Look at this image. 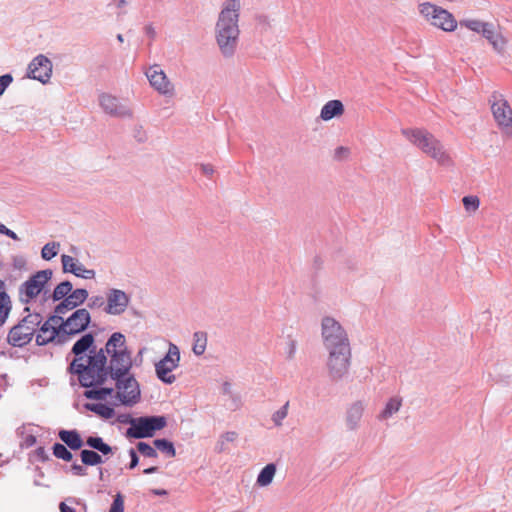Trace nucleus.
I'll return each mask as SVG.
<instances>
[{"mask_svg": "<svg viewBox=\"0 0 512 512\" xmlns=\"http://www.w3.org/2000/svg\"><path fill=\"white\" fill-rule=\"evenodd\" d=\"M326 362L328 376L332 382H338L345 378L351 365V347L327 350Z\"/></svg>", "mask_w": 512, "mask_h": 512, "instance_id": "nucleus-6", "label": "nucleus"}, {"mask_svg": "<svg viewBox=\"0 0 512 512\" xmlns=\"http://www.w3.org/2000/svg\"><path fill=\"white\" fill-rule=\"evenodd\" d=\"M482 36L488 40L496 52L502 53L504 51L506 40L500 33L495 31V26L492 23H487Z\"/></svg>", "mask_w": 512, "mask_h": 512, "instance_id": "nucleus-20", "label": "nucleus"}, {"mask_svg": "<svg viewBox=\"0 0 512 512\" xmlns=\"http://www.w3.org/2000/svg\"><path fill=\"white\" fill-rule=\"evenodd\" d=\"M61 460L66 461V462H70L73 460V454L70 451V449L67 450V453L64 454V456L61 458Z\"/></svg>", "mask_w": 512, "mask_h": 512, "instance_id": "nucleus-61", "label": "nucleus"}, {"mask_svg": "<svg viewBox=\"0 0 512 512\" xmlns=\"http://www.w3.org/2000/svg\"><path fill=\"white\" fill-rule=\"evenodd\" d=\"M65 321L61 315L54 314L48 317V319L45 321L46 323H50L54 326L62 324V322Z\"/></svg>", "mask_w": 512, "mask_h": 512, "instance_id": "nucleus-51", "label": "nucleus"}, {"mask_svg": "<svg viewBox=\"0 0 512 512\" xmlns=\"http://www.w3.org/2000/svg\"><path fill=\"white\" fill-rule=\"evenodd\" d=\"M136 448L140 454L148 458H157L158 453L155 447H152L146 442H138Z\"/></svg>", "mask_w": 512, "mask_h": 512, "instance_id": "nucleus-40", "label": "nucleus"}, {"mask_svg": "<svg viewBox=\"0 0 512 512\" xmlns=\"http://www.w3.org/2000/svg\"><path fill=\"white\" fill-rule=\"evenodd\" d=\"M74 359L67 371L76 375L81 386L107 384L113 381L116 397L122 405L132 407L141 400L140 384L131 372L132 356L125 336L114 332L103 348H97L92 333L82 335L73 345Z\"/></svg>", "mask_w": 512, "mask_h": 512, "instance_id": "nucleus-1", "label": "nucleus"}, {"mask_svg": "<svg viewBox=\"0 0 512 512\" xmlns=\"http://www.w3.org/2000/svg\"><path fill=\"white\" fill-rule=\"evenodd\" d=\"M99 104L105 113L118 118H131L132 110L110 94L102 93L99 96Z\"/></svg>", "mask_w": 512, "mask_h": 512, "instance_id": "nucleus-14", "label": "nucleus"}, {"mask_svg": "<svg viewBox=\"0 0 512 512\" xmlns=\"http://www.w3.org/2000/svg\"><path fill=\"white\" fill-rule=\"evenodd\" d=\"M117 421L121 424H129L130 427L126 431V436L132 438L134 431L133 428L137 423V418L132 417L130 414H120L117 417Z\"/></svg>", "mask_w": 512, "mask_h": 512, "instance_id": "nucleus-38", "label": "nucleus"}, {"mask_svg": "<svg viewBox=\"0 0 512 512\" xmlns=\"http://www.w3.org/2000/svg\"><path fill=\"white\" fill-rule=\"evenodd\" d=\"M487 23L488 22H483V21L475 20V19H467V20L460 21L461 26H465L469 30L480 33V34H482Z\"/></svg>", "mask_w": 512, "mask_h": 512, "instance_id": "nucleus-37", "label": "nucleus"}, {"mask_svg": "<svg viewBox=\"0 0 512 512\" xmlns=\"http://www.w3.org/2000/svg\"><path fill=\"white\" fill-rule=\"evenodd\" d=\"M60 244L57 242H49L45 244L41 250V256L44 260H51L58 254Z\"/></svg>", "mask_w": 512, "mask_h": 512, "instance_id": "nucleus-35", "label": "nucleus"}, {"mask_svg": "<svg viewBox=\"0 0 512 512\" xmlns=\"http://www.w3.org/2000/svg\"><path fill=\"white\" fill-rule=\"evenodd\" d=\"M89 293L84 288H77L69 293L68 298L77 306L82 305L88 298Z\"/></svg>", "mask_w": 512, "mask_h": 512, "instance_id": "nucleus-34", "label": "nucleus"}, {"mask_svg": "<svg viewBox=\"0 0 512 512\" xmlns=\"http://www.w3.org/2000/svg\"><path fill=\"white\" fill-rule=\"evenodd\" d=\"M201 170L204 174H206L208 176L212 175L214 172L213 166L210 164H202Z\"/></svg>", "mask_w": 512, "mask_h": 512, "instance_id": "nucleus-53", "label": "nucleus"}, {"mask_svg": "<svg viewBox=\"0 0 512 512\" xmlns=\"http://www.w3.org/2000/svg\"><path fill=\"white\" fill-rule=\"evenodd\" d=\"M84 408L103 419H111L115 415L114 409L105 403H85Z\"/></svg>", "mask_w": 512, "mask_h": 512, "instance_id": "nucleus-28", "label": "nucleus"}, {"mask_svg": "<svg viewBox=\"0 0 512 512\" xmlns=\"http://www.w3.org/2000/svg\"><path fill=\"white\" fill-rule=\"evenodd\" d=\"M76 307L78 306L75 305L67 296L66 298L60 300V303L55 306L54 312L58 315H63L68 311L75 309Z\"/></svg>", "mask_w": 512, "mask_h": 512, "instance_id": "nucleus-39", "label": "nucleus"}, {"mask_svg": "<svg viewBox=\"0 0 512 512\" xmlns=\"http://www.w3.org/2000/svg\"><path fill=\"white\" fill-rule=\"evenodd\" d=\"M109 512H124V500L121 494H117L112 502Z\"/></svg>", "mask_w": 512, "mask_h": 512, "instance_id": "nucleus-43", "label": "nucleus"}, {"mask_svg": "<svg viewBox=\"0 0 512 512\" xmlns=\"http://www.w3.org/2000/svg\"><path fill=\"white\" fill-rule=\"evenodd\" d=\"M344 111V105L340 100H330L322 107L320 118L324 121H329L334 117L341 116Z\"/></svg>", "mask_w": 512, "mask_h": 512, "instance_id": "nucleus-24", "label": "nucleus"}, {"mask_svg": "<svg viewBox=\"0 0 512 512\" xmlns=\"http://www.w3.org/2000/svg\"><path fill=\"white\" fill-rule=\"evenodd\" d=\"M91 322V316L87 309L80 308L75 310L65 321L61 324L62 334L65 341L77 334L84 332Z\"/></svg>", "mask_w": 512, "mask_h": 512, "instance_id": "nucleus-10", "label": "nucleus"}, {"mask_svg": "<svg viewBox=\"0 0 512 512\" xmlns=\"http://www.w3.org/2000/svg\"><path fill=\"white\" fill-rule=\"evenodd\" d=\"M60 512H76L74 508L68 506L66 503L61 502L59 505Z\"/></svg>", "mask_w": 512, "mask_h": 512, "instance_id": "nucleus-56", "label": "nucleus"}, {"mask_svg": "<svg viewBox=\"0 0 512 512\" xmlns=\"http://www.w3.org/2000/svg\"><path fill=\"white\" fill-rule=\"evenodd\" d=\"M133 137L139 143H143L147 140V134L142 126L137 125L133 129Z\"/></svg>", "mask_w": 512, "mask_h": 512, "instance_id": "nucleus-45", "label": "nucleus"}, {"mask_svg": "<svg viewBox=\"0 0 512 512\" xmlns=\"http://www.w3.org/2000/svg\"><path fill=\"white\" fill-rule=\"evenodd\" d=\"M39 334L36 335V344L38 346L47 345L57 339L58 343H64L65 337L62 334L61 324L54 326L50 323H41L38 327Z\"/></svg>", "mask_w": 512, "mask_h": 512, "instance_id": "nucleus-16", "label": "nucleus"}, {"mask_svg": "<svg viewBox=\"0 0 512 512\" xmlns=\"http://www.w3.org/2000/svg\"><path fill=\"white\" fill-rule=\"evenodd\" d=\"M321 335L326 350L351 347L346 330L333 317L325 316L322 318Z\"/></svg>", "mask_w": 512, "mask_h": 512, "instance_id": "nucleus-4", "label": "nucleus"}, {"mask_svg": "<svg viewBox=\"0 0 512 512\" xmlns=\"http://www.w3.org/2000/svg\"><path fill=\"white\" fill-rule=\"evenodd\" d=\"M25 264V259L23 257H15L14 258V266L16 268H22Z\"/></svg>", "mask_w": 512, "mask_h": 512, "instance_id": "nucleus-59", "label": "nucleus"}, {"mask_svg": "<svg viewBox=\"0 0 512 512\" xmlns=\"http://www.w3.org/2000/svg\"><path fill=\"white\" fill-rule=\"evenodd\" d=\"M23 312L27 313V315L24 316L18 323L23 325L25 329H28V331H31V333L35 335V332L43 321L42 315L38 312H31L29 306H25Z\"/></svg>", "mask_w": 512, "mask_h": 512, "instance_id": "nucleus-25", "label": "nucleus"}, {"mask_svg": "<svg viewBox=\"0 0 512 512\" xmlns=\"http://www.w3.org/2000/svg\"><path fill=\"white\" fill-rule=\"evenodd\" d=\"M130 303V296L117 288L108 289L106 292V305L104 312L108 315L123 314Z\"/></svg>", "mask_w": 512, "mask_h": 512, "instance_id": "nucleus-12", "label": "nucleus"}, {"mask_svg": "<svg viewBox=\"0 0 512 512\" xmlns=\"http://www.w3.org/2000/svg\"><path fill=\"white\" fill-rule=\"evenodd\" d=\"M167 419L162 415L141 416L137 418V423L133 428L132 438L143 439L153 437L156 431L166 427Z\"/></svg>", "mask_w": 512, "mask_h": 512, "instance_id": "nucleus-11", "label": "nucleus"}, {"mask_svg": "<svg viewBox=\"0 0 512 512\" xmlns=\"http://www.w3.org/2000/svg\"><path fill=\"white\" fill-rule=\"evenodd\" d=\"M12 310V300L6 291V284L0 279V327L3 326Z\"/></svg>", "mask_w": 512, "mask_h": 512, "instance_id": "nucleus-23", "label": "nucleus"}, {"mask_svg": "<svg viewBox=\"0 0 512 512\" xmlns=\"http://www.w3.org/2000/svg\"><path fill=\"white\" fill-rule=\"evenodd\" d=\"M146 77L151 86L163 95H172L173 86L169 82L166 74L159 68L158 65L151 66L147 72Z\"/></svg>", "mask_w": 512, "mask_h": 512, "instance_id": "nucleus-15", "label": "nucleus"}, {"mask_svg": "<svg viewBox=\"0 0 512 512\" xmlns=\"http://www.w3.org/2000/svg\"><path fill=\"white\" fill-rule=\"evenodd\" d=\"M208 336L204 331H196L193 334V346L192 351L196 356L204 354L207 347Z\"/></svg>", "mask_w": 512, "mask_h": 512, "instance_id": "nucleus-29", "label": "nucleus"}, {"mask_svg": "<svg viewBox=\"0 0 512 512\" xmlns=\"http://www.w3.org/2000/svg\"><path fill=\"white\" fill-rule=\"evenodd\" d=\"M36 454L38 457H40L42 460H47L48 456L46 455V451L44 447H39L36 450Z\"/></svg>", "mask_w": 512, "mask_h": 512, "instance_id": "nucleus-57", "label": "nucleus"}, {"mask_svg": "<svg viewBox=\"0 0 512 512\" xmlns=\"http://www.w3.org/2000/svg\"><path fill=\"white\" fill-rule=\"evenodd\" d=\"M71 471L77 476H85L87 474L83 464L73 463L71 465Z\"/></svg>", "mask_w": 512, "mask_h": 512, "instance_id": "nucleus-50", "label": "nucleus"}, {"mask_svg": "<svg viewBox=\"0 0 512 512\" xmlns=\"http://www.w3.org/2000/svg\"><path fill=\"white\" fill-rule=\"evenodd\" d=\"M287 345H288L287 352H286L287 359L291 360L294 358L295 353H296V341L289 338Z\"/></svg>", "mask_w": 512, "mask_h": 512, "instance_id": "nucleus-49", "label": "nucleus"}, {"mask_svg": "<svg viewBox=\"0 0 512 512\" xmlns=\"http://www.w3.org/2000/svg\"><path fill=\"white\" fill-rule=\"evenodd\" d=\"M150 492L153 494V495H156V496H166L168 494V491L165 490V489H159V488H154V489H151Z\"/></svg>", "mask_w": 512, "mask_h": 512, "instance_id": "nucleus-55", "label": "nucleus"}, {"mask_svg": "<svg viewBox=\"0 0 512 512\" xmlns=\"http://www.w3.org/2000/svg\"><path fill=\"white\" fill-rule=\"evenodd\" d=\"M466 211H476L479 208L480 201L477 196H465L462 199Z\"/></svg>", "mask_w": 512, "mask_h": 512, "instance_id": "nucleus-42", "label": "nucleus"}, {"mask_svg": "<svg viewBox=\"0 0 512 512\" xmlns=\"http://www.w3.org/2000/svg\"><path fill=\"white\" fill-rule=\"evenodd\" d=\"M6 236L11 238V239H13V240H18L19 239L17 234L14 231L10 230V229H9V232H7Z\"/></svg>", "mask_w": 512, "mask_h": 512, "instance_id": "nucleus-63", "label": "nucleus"}, {"mask_svg": "<svg viewBox=\"0 0 512 512\" xmlns=\"http://www.w3.org/2000/svg\"><path fill=\"white\" fill-rule=\"evenodd\" d=\"M402 134L423 153L442 166H450L452 159L444 145L430 132L424 129H403Z\"/></svg>", "mask_w": 512, "mask_h": 512, "instance_id": "nucleus-3", "label": "nucleus"}, {"mask_svg": "<svg viewBox=\"0 0 512 512\" xmlns=\"http://www.w3.org/2000/svg\"><path fill=\"white\" fill-rule=\"evenodd\" d=\"M349 153V150L343 146L338 147L335 150V158L340 159L343 156H346Z\"/></svg>", "mask_w": 512, "mask_h": 512, "instance_id": "nucleus-52", "label": "nucleus"}, {"mask_svg": "<svg viewBox=\"0 0 512 512\" xmlns=\"http://www.w3.org/2000/svg\"><path fill=\"white\" fill-rule=\"evenodd\" d=\"M180 362V351L179 348L169 343V349L167 354L159 362L155 364V372L157 378L165 384H172L175 382V375L171 372L176 369Z\"/></svg>", "mask_w": 512, "mask_h": 512, "instance_id": "nucleus-9", "label": "nucleus"}, {"mask_svg": "<svg viewBox=\"0 0 512 512\" xmlns=\"http://www.w3.org/2000/svg\"><path fill=\"white\" fill-rule=\"evenodd\" d=\"M364 409L365 405L362 401H356L349 406L346 413V424L350 430H355L358 427Z\"/></svg>", "mask_w": 512, "mask_h": 512, "instance_id": "nucleus-22", "label": "nucleus"}, {"mask_svg": "<svg viewBox=\"0 0 512 512\" xmlns=\"http://www.w3.org/2000/svg\"><path fill=\"white\" fill-rule=\"evenodd\" d=\"M153 445L156 448V451L159 450L168 457H175L176 455L174 444L167 439H155L153 441Z\"/></svg>", "mask_w": 512, "mask_h": 512, "instance_id": "nucleus-33", "label": "nucleus"}, {"mask_svg": "<svg viewBox=\"0 0 512 512\" xmlns=\"http://www.w3.org/2000/svg\"><path fill=\"white\" fill-rule=\"evenodd\" d=\"M105 305L104 297L97 295L89 298L88 307L91 309L100 308Z\"/></svg>", "mask_w": 512, "mask_h": 512, "instance_id": "nucleus-46", "label": "nucleus"}, {"mask_svg": "<svg viewBox=\"0 0 512 512\" xmlns=\"http://www.w3.org/2000/svg\"><path fill=\"white\" fill-rule=\"evenodd\" d=\"M110 382L115 385V383L113 381H110ZM104 385L105 384H96L93 386H83L84 388H87L83 392V396L86 399L103 401V400H106V398L108 396H111L114 392L115 393L117 392V389L115 386L113 387V386H104ZM115 398L118 399L116 396H115Z\"/></svg>", "mask_w": 512, "mask_h": 512, "instance_id": "nucleus-19", "label": "nucleus"}, {"mask_svg": "<svg viewBox=\"0 0 512 512\" xmlns=\"http://www.w3.org/2000/svg\"><path fill=\"white\" fill-rule=\"evenodd\" d=\"M12 81L13 77L11 74H4L0 76V96L5 92Z\"/></svg>", "mask_w": 512, "mask_h": 512, "instance_id": "nucleus-47", "label": "nucleus"}, {"mask_svg": "<svg viewBox=\"0 0 512 512\" xmlns=\"http://www.w3.org/2000/svg\"><path fill=\"white\" fill-rule=\"evenodd\" d=\"M419 12L431 25L446 32L454 31L457 27L455 17L446 9L425 2L419 5Z\"/></svg>", "mask_w": 512, "mask_h": 512, "instance_id": "nucleus-7", "label": "nucleus"}, {"mask_svg": "<svg viewBox=\"0 0 512 512\" xmlns=\"http://www.w3.org/2000/svg\"><path fill=\"white\" fill-rule=\"evenodd\" d=\"M401 405H402L401 398H399V397L390 398L378 418L380 420L390 418L391 416H393L395 413H397L399 411Z\"/></svg>", "mask_w": 512, "mask_h": 512, "instance_id": "nucleus-31", "label": "nucleus"}, {"mask_svg": "<svg viewBox=\"0 0 512 512\" xmlns=\"http://www.w3.org/2000/svg\"><path fill=\"white\" fill-rule=\"evenodd\" d=\"M145 32L151 39H154L156 36V31L152 25H147L145 27Z\"/></svg>", "mask_w": 512, "mask_h": 512, "instance_id": "nucleus-54", "label": "nucleus"}, {"mask_svg": "<svg viewBox=\"0 0 512 512\" xmlns=\"http://www.w3.org/2000/svg\"><path fill=\"white\" fill-rule=\"evenodd\" d=\"M58 437L70 450H80L84 445V441L76 429H62L58 432Z\"/></svg>", "mask_w": 512, "mask_h": 512, "instance_id": "nucleus-21", "label": "nucleus"}, {"mask_svg": "<svg viewBox=\"0 0 512 512\" xmlns=\"http://www.w3.org/2000/svg\"><path fill=\"white\" fill-rule=\"evenodd\" d=\"M493 117L498 126L507 134L512 135V109L503 95L494 91L489 98Z\"/></svg>", "mask_w": 512, "mask_h": 512, "instance_id": "nucleus-8", "label": "nucleus"}, {"mask_svg": "<svg viewBox=\"0 0 512 512\" xmlns=\"http://www.w3.org/2000/svg\"><path fill=\"white\" fill-rule=\"evenodd\" d=\"M9 232V228H7L4 224H0V234L6 235Z\"/></svg>", "mask_w": 512, "mask_h": 512, "instance_id": "nucleus-64", "label": "nucleus"}, {"mask_svg": "<svg viewBox=\"0 0 512 512\" xmlns=\"http://www.w3.org/2000/svg\"><path fill=\"white\" fill-rule=\"evenodd\" d=\"M80 457L82 464L86 466H96L104 462L102 455L91 449H82Z\"/></svg>", "mask_w": 512, "mask_h": 512, "instance_id": "nucleus-30", "label": "nucleus"}, {"mask_svg": "<svg viewBox=\"0 0 512 512\" xmlns=\"http://www.w3.org/2000/svg\"><path fill=\"white\" fill-rule=\"evenodd\" d=\"M288 408H289V402H286L280 409H278L276 412L272 415V421L274 422L275 426L280 427L282 426L283 420L288 415Z\"/></svg>", "mask_w": 512, "mask_h": 512, "instance_id": "nucleus-41", "label": "nucleus"}, {"mask_svg": "<svg viewBox=\"0 0 512 512\" xmlns=\"http://www.w3.org/2000/svg\"><path fill=\"white\" fill-rule=\"evenodd\" d=\"M129 456H130V463L128 465L129 469H134L139 464V457L137 455V452L135 449L131 448L129 450Z\"/></svg>", "mask_w": 512, "mask_h": 512, "instance_id": "nucleus-48", "label": "nucleus"}, {"mask_svg": "<svg viewBox=\"0 0 512 512\" xmlns=\"http://www.w3.org/2000/svg\"><path fill=\"white\" fill-rule=\"evenodd\" d=\"M51 74L52 62L42 54L36 56L28 66V77L38 80L43 84L49 82Z\"/></svg>", "mask_w": 512, "mask_h": 512, "instance_id": "nucleus-13", "label": "nucleus"}, {"mask_svg": "<svg viewBox=\"0 0 512 512\" xmlns=\"http://www.w3.org/2000/svg\"><path fill=\"white\" fill-rule=\"evenodd\" d=\"M223 394L231 395V384L229 382H224L222 386Z\"/></svg>", "mask_w": 512, "mask_h": 512, "instance_id": "nucleus-60", "label": "nucleus"}, {"mask_svg": "<svg viewBox=\"0 0 512 512\" xmlns=\"http://www.w3.org/2000/svg\"><path fill=\"white\" fill-rule=\"evenodd\" d=\"M34 335L28 329H25L20 323L15 324L10 328L7 334V343L12 347L22 348L28 345Z\"/></svg>", "mask_w": 512, "mask_h": 512, "instance_id": "nucleus-18", "label": "nucleus"}, {"mask_svg": "<svg viewBox=\"0 0 512 512\" xmlns=\"http://www.w3.org/2000/svg\"><path fill=\"white\" fill-rule=\"evenodd\" d=\"M68 449L69 448L65 444L59 442L54 443L52 446L53 455L58 459H61L64 454L67 453Z\"/></svg>", "mask_w": 512, "mask_h": 512, "instance_id": "nucleus-44", "label": "nucleus"}, {"mask_svg": "<svg viewBox=\"0 0 512 512\" xmlns=\"http://www.w3.org/2000/svg\"><path fill=\"white\" fill-rule=\"evenodd\" d=\"M84 444L98 453L106 456L113 453V448L104 442V440L99 436H89L86 438Z\"/></svg>", "mask_w": 512, "mask_h": 512, "instance_id": "nucleus-26", "label": "nucleus"}, {"mask_svg": "<svg viewBox=\"0 0 512 512\" xmlns=\"http://www.w3.org/2000/svg\"><path fill=\"white\" fill-rule=\"evenodd\" d=\"M276 470H277V467H276L275 463L267 464L259 472L257 479H256V484L260 487H266V486L270 485L273 481L275 474H276Z\"/></svg>", "mask_w": 512, "mask_h": 512, "instance_id": "nucleus-27", "label": "nucleus"}, {"mask_svg": "<svg viewBox=\"0 0 512 512\" xmlns=\"http://www.w3.org/2000/svg\"><path fill=\"white\" fill-rule=\"evenodd\" d=\"M52 276L53 271L51 269L40 270L30 276L18 287L19 302L28 306L44 291Z\"/></svg>", "mask_w": 512, "mask_h": 512, "instance_id": "nucleus-5", "label": "nucleus"}, {"mask_svg": "<svg viewBox=\"0 0 512 512\" xmlns=\"http://www.w3.org/2000/svg\"><path fill=\"white\" fill-rule=\"evenodd\" d=\"M73 285L70 281L65 280L59 283L53 290L51 298L53 301H60L66 298L72 291Z\"/></svg>", "mask_w": 512, "mask_h": 512, "instance_id": "nucleus-32", "label": "nucleus"}, {"mask_svg": "<svg viewBox=\"0 0 512 512\" xmlns=\"http://www.w3.org/2000/svg\"><path fill=\"white\" fill-rule=\"evenodd\" d=\"M62 269L64 273H72L83 279L95 278L96 272L93 269H87L72 256L63 254L61 256Z\"/></svg>", "mask_w": 512, "mask_h": 512, "instance_id": "nucleus-17", "label": "nucleus"}, {"mask_svg": "<svg viewBox=\"0 0 512 512\" xmlns=\"http://www.w3.org/2000/svg\"><path fill=\"white\" fill-rule=\"evenodd\" d=\"M237 436H238L237 433L234 431H228V432H225L224 434H222L216 444V447H215L216 451L219 453L225 451L226 450L225 444L227 442L235 441Z\"/></svg>", "mask_w": 512, "mask_h": 512, "instance_id": "nucleus-36", "label": "nucleus"}, {"mask_svg": "<svg viewBox=\"0 0 512 512\" xmlns=\"http://www.w3.org/2000/svg\"><path fill=\"white\" fill-rule=\"evenodd\" d=\"M240 8V0L225 1L215 26L217 44L221 54L226 58L235 54L238 45Z\"/></svg>", "mask_w": 512, "mask_h": 512, "instance_id": "nucleus-2", "label": "nucleus"}, {"mask_svg": "<svg viewBox=\"0 0 512 512\" xmlns=\"http://www.w3.org/2000/svg\"><path fill=\"white\" fill-rule=\"evenodd\" d=\"M36 443V437L33 436V435H28L26 438H25V444L27 447H31L33 446L34 444Z\"/></svg>", "mask_w": 512, "mask_h": 512, "instance_id": "nucleus-58", "label": "nucleus"}, {"mask_svg": "<svg viewBox=\"0 0 512 512\" xmlns=\"http://www.w3.org/2000/svg\"><path fill=\"white\" fill-rule=\"evenodd\" d=\"M158 472V467L157 466H151L149 468H146L143 470V473L144 474H153V473H156Z\"/></svg>", "mask_w": 512, "mask_h": 512, "instance_id": "nucleus-62", "label": "nucleus"}]
</instances>
